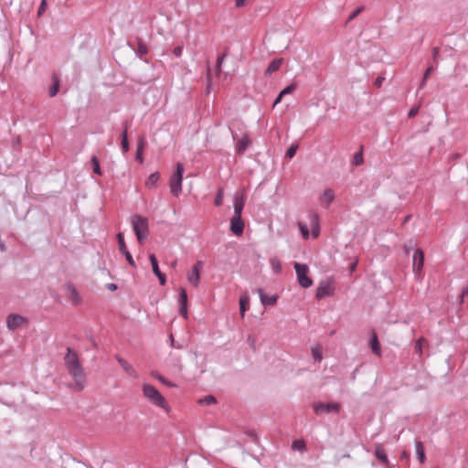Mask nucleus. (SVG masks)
<instances>
[{
	"mask_svg": "<svg viewBox=\"0 0 468 468\" xmlns=\"http://www.w3.org/2000/svg\"><path fill=\"white\" fill-rule=\"evenodd\" d=\"M117 239H118L119 250L122 253H124L125 250H127V248H126V244H125V241H124L123 234L122 233H119L117 235Z\"/></svg>",
	"mask_w": 468,
	"mask_h": 468,
	"instance_id": "33",
	"label": "nucleus"
},
{
	"mask_svg": "<svg viewBox=\"0 0 468 468\" xmlns=\"http://www.w3.org/2000/svg\"><path fill=\"white\" fill-rule=\"evenodd\" d=\"M369 344H370V347H371L372 352L375 355H377V356H381L380 344L378 342L377 334L374 331H372V333H371V337H370Z\"/></svg>",
	"mask_w": 468,
	"mask_h": 468,
	"instance_id": "16",
	"label": "nucleus"
},
{
	"mask_svg": "<svg viewBox=\"0 0 468 468\" xmlns=\"http://www.w3.org/2000/svg\"><path fill=\"white\" fill-rule=\"evenodd\" d=\"M356 265H357V261H356L353 263H351V265L349 267L351 272H353L356 270Z\"/></svg>",
	"mask_w": 468,
	"mask_h": 468,
	"instance_id": "60",
	"label": "nucleus"
},
{
	"mask_svg": "<svg viewBox=\"0 0 468 468\" xmlns=\"http://www.w3.org/2000/svg\"><path fill=\"white\" fill-rule=\"evenodd\" d=\"M251 144V141L247 134H244L238 142L236 145L237 153L242 154Z\"/></svg>",
	"mask_w": 468,
	"mask_h": 468,
	"instance_id": "15",
	"label": "nucleus"
},
{
	"mask_svg": "<svg viewBox=\"0 0 468 468\" xmlns=\"http://www.w3.org/2000/svg\"><path fill=\"white\" fill-rule=\"evenodd\" d=\"M154 377L156 379H158L160 382H162L163 384H165L168 387H174V385L170 381L166 380L163 376L157 374V375H154Z\"/></svg>",
	"mask_w": 468,
	"mask_h": 468,
	"instance_id": "47",
	"label": "nucleus"
},
{
	"mask_svg": "<svg viewBox=\"0 0 468 468\" xmlns=\"http://www.w3.org/2000/svg\"><path fill=\"white\" fill-rule=\"evenodd\" d=\"M222 199H223V191H222V189H219L215 197V206H217V207L221 206Z\"/></svg>",
	"mask_w": 468,
	"mask_h": 468,
	"instance_id": "43",
	"label": "nucleus"
},
{
	"mask_svg": "<svg viewBox=\"0 0 468 468\" xmlns=\"http://www.w3.org/2000/svg\"><path fill=\"white\" fill-rule=\"evenodd\" d=\"M0 250L2 251H4L5 250V245L4 244V242L0 239Z\"/></svg>",
	"mask_w": 468,
	"mask_h": 468,
	"instance_id": "64",
	"label": "nucleus"
},
{
	"mask_svg": "<svg viewBox=\"0 0 468 468\" xmlns=\"http://www.w3.org/2000/svg\"><path fill=\"white\" fill-rule=\"evenodd\" d=\"M179 314L185 318H187V305H179Z\"/></svg>",
	"mask_w": 468,
	"mask_h": 468,
	"instance_id": "49",
	"label": "nucleus"
},
{
	"mask_svg": "<svg viewBox=\"0 0 468 468\" xmlns=\"http://www.w3.org/2000/svg\"><path fill=\"white\" fill-rule=\"evenodd\" d=\"M133 229L140 244H143L149 234L148 219L143 216L135 215L132 218Z\"/></svg>",
	"mask_w": 468,
	"mask_h": 468,
	"instance_id": "3",
	"label": "nucleus"
},
{
	"mask_svg": "<svg viewBox=\"0 0 468 468\" xmlns=\"http://www.w3.org/2000/svg\"><path fill=\"white\" fill-rule=\"evenodd\" d=\"M363 10H364V6H359L355 11H353L351 13V15L349 16V17L347 18L346 23H349L350 21L355 19Z\"/></svg>",
	"mask_w": 468,
	"mask_h": 468,
	"instance_id": "40",
	"label": "nucleus"
},
{
	"mask_svg": "<svg viewBox=\"0 0 468 468\" xmlns=\"http://www.w3.org/2000/svg\"><path fill=\"white\" fill-rule=\"evenodd\" d=\"M282 58L273 59L269 64L268 68L266 69L265 74L266 75H271L273 72L277 71L280 69V67L282 66Z\"/></svg>",
	"mask_w": 468,
	"mask_h": 468,
	"instance_id": "17",
	"label": "nucleus"
},
{
	"mask_svg": "<svg viewBox=\"0 0 468 468\" xmlns=\"http://www.w3.org/2000/svg\"><path fill=\"white\" fill-rule=\"evenodd\" d=\"M207 80L208 84H211V72H210L209 68H207Z\"/></svg>",
	"mask_w": 468,
	"mask_h": 468,
	"instance_id": "58",
	"label": "nucleus"
},
{
	"mask_svg": "<svg viewBox=\"0 0 468 468\" xmlns=\"http://www.w3.org/2000/svg\"><path fill=\"white\" fill-rule=\"evenodd\" d=\"M385 79L383 77H378L374 82V85L379 88L382 85V82Z\"/></svg>",
	"mask_w": 468,
	"mask_h": 468,
	"instance_id": "53",
	"label": "nucleus"
},
{
	"mask_svg": "<svg viewBox=\"0 0 468 468\" xmlns=\"http://www.w3.org/2000/svg\"><path fill=\"white\" fill-rule=\"evenodd\" d=\"M335 198V194L332 189L328 188L324 191L321 196V201L327 207L329 206Z\"/></svg>",
	"mask_w": 468,
	"mask_h": 468,
	"instance_id": "19",
	"label": "nucleus"
},
{
	"mask_svg": "<svg viewBox=\"0 0 468 468\" xmlns=\"http://www.w3.org/2000/svg\"><path fill=\"white\" fill-rule=\"evenodd\" d=\"M225 58V54L219 55L217 58V66H216V71L217 74H219L221 72V66Z\"/></svg>",
	"mask_w": 468,
	"mask_h": 468,
	"instance_id": "41",
	"label": "nucleus"
},
{
	"mask_svg": "<svg viewBox=\"0 0 468 468\" xmlns=\"http://www.w3.org/2000/svg\"><path fill=\"white\" fill-rule=\"evenodd\" d=\"M182 52H183V48H182V47H180V46H177V47H176V48H174V54H175V56H176V57H177V58L181 57Z\"/></svg>",
	"mask_w": 468,
	"mask_h": 468,
	"instance_id": "51",
	"label": "nucleus"
},
{
	"mask_svg": "<svg viewBox=\"0 0 468 468\" xmlns=\"http://www.w3.org/2000/svg\"><path fill=\"white\" fill-rule=\"evenodd\" d=\"M116 358L118 363L121 365V367L123 368L127 375L134 378H138V374L132 365H130L126 360L120 356H116Z\"/></svg>",
	"mask_w": 468,
	"mask_h": 468,
	"instance_id": "14",
	"label": "nucleus"
},
{
	"mask_svg": "<svg viewBox=\"0 0 468 468\" xmlns=\"http://www.w3.org/2000/svg\"><path fill=\"white\" fill-rule=\"evenodd\" d=\"M418 111H419L418 107L410 109V111L409 112V117L410 118L414 117L418 113Z\"/></svg>",
	"mask_w": 468,
	"mask_h": 468,
	"instance_id": "55",
	"label": "nucleus"
},
{
	"mask_svg": "<svg viewBox=\"0 0 468 468\" xmlns=\"http://www.w3.org/2000/svg\"><path fill=\"white\" fill-rule=\"evenodd\" d=\"M179 305H187V294L185 288H181L178 298Z\"/></svg>",
	"mask_w": 468,
	"mask_h": 468,
	"instance_id": "32",
	"label": "nucleus"
},
{
	"mask_svg": "<svg viewBox=\"0 0 468 468\" xmlns=\"http://www.w3.org/2000/svg\"><path fill=\"white\" fill-rule=\"evenodd\" d=\"M424 342L423 338L418 339L415 345V352L420 356L422 354V343Z\"/></svg>",
	"mask_w": 468,
	"mask_h": 468,
	"instance_id": "44",
	"label": "nucleus"
},
{
	"mask_svg": "<svg viewBox=\"0 0 468 468\" xmlns=\"http://www.w3.org/2000/svg\"><path fill=\"white\" fill-rule=\"evenodd\" d=\"M294 269L299 284L303 288H309L313 284L312 279L308 276V266L306 264L295 262Z\"/></svg>",
	"mask_w": 468,
	"mask_h": 468,
	"instance_id": "5",
	"label": "nucleus"
},
{
	"mask_svg": "<svg viewBox=\"0 0 468 468\" xmlns=\"http://www.w3.org/2000/svg\"><path fill=\"white\" fill-rule=\"evenodd\" d=\"M299 227H300V230H301V233H302L303 237L304 239H307L309 237V229H308V228L305 225L302 224V223H299Z\"/></svg>",
	"mask_w": 468,
	"mask_h": 468,
	"instance_id": "46",
	"label": "nucleus"
},
{
	"mask_svg": "<svg viewBox=\"0 0 468 468\" xmlns=\"http://www.w3.org/2000/svg\"><path fill=\"white\" fill-rule=\"evenodd\" d=\"M375 454L380 462L385 464H388V455L382 446H377Z\"/></svg>",
	"mask_w": 468,
	"mask_h": 468,
	"instance_id": "21",
	"label": "nucleus"
},
{
	"mask_svg": "<svg viewBox=\"0 0 468 468\" xmlns=\"http://www.w3.org/2000/svg\"><path fill=\"white\" fill-rule=\"evenodd\" d=\"M203 268V261H197L196 264L192 267V270H197V271L200 272Z\"/></svg>",
	"mask_w": 468,
	"mask_h": 468,
	"instance_id": "50",
	"label": "nucleus"
},
{
	"mask_svg": "<svg viewBox=\"0 0 468 468\" xmlns=\"http://www.w3.org/2000/svg\"><path fill=\"white\" fill-rule=\"evenodd\" d=\"M149 260L151 261V265H152V269H153L154 274V275L161 274L162 272H161V271L159 269L158 261H157V259L154 256V254H150L149 255Z\"/></svg>",
	"mask_w": 468,
	"mask_h": 468,
	"instance_id": "26",
	"label": "nucleus"
},
{
	"mask_svg": "<svg viewBox=\"0 0 468 468\" xmlns=\"http://www.w3.org/2000/svg\"><path fill=\"white\" fill-rule=\"evenodd\" d=\"M230 230L236 235L240 236L244 231V222L241 217L233 216L230 219Z\"/></svg>",
	"mask_w": 468,
	"mask_h": 468,
	"instance_id": "9",
	"label": "nucleus"
},
{
	"mask_svg": "<svg viewBox=\"0 0 468 468\" xmlns=\"http://www.w3.org/2000/svg\"><path fill=\"white\" fill-rule=\"evenodd\" d=\"M434 70V68L433 66H430L427 68V69L425 70V73H424V76H423V79L421 80V84H420V87H423L425 85V82L429 77V75Z\"/></svg>",
	"mask_w": 468,
	"mask_h": 468,
	"instance_id": "42",
	"label": "nucleus"
},
{
	"mask_svg": "<svg viewBox=\"0 0 468 468\" xmlns=\"http://www.w3.org/2000/svg\"><path fill=\"white\" fill-rule=\"evenodd\" d=\"M292 449L294 451L304 452L306 450V445H305L304 441H303V440L294 441L292 444Z\"/></svg>",
	"mask_w": 468,
	"mask_h": 468,
	"instance_id": "29",
	"label": "nucleus"
},
{
	"mask_svg": "<svg viewBox=\"0 0 468 468\" xmlns=\"http://www.w3.org/2000/svg\"><path fill=\"white\" fill-rule=\"evenodd\" d=\"M160 179V175L158 172L151 174L146 179L145 185L147 187H154Z\"/></svg>",
	"mask_w": 468,
	"mask_h": 468,
	"instance_id": "24",
	"label": "nucleus"
},
{
	"mask_svg": "<svg viewBox=\"0 0 468 468\" xmlns=\"http://www.w3.org/2000/svg\"><path fill=\"white\" fill-rule=\"evenodd\" d=\"M198 402L203 405H214L216 404L217 399L213 395H207L203 399H200Z\"/></svg>",
	"mask_w": 468,
	"mask_h": 468,
	"instance_id": "31",
	"label": "nucleus"
},
{
	"mask_svg": "<svg viewBox=\"0 0 468 468\" xmlns=\"http://www.w3.org/2000/svg\"><path fill=\"white\" fill-rule=\"evenodd\" d=\"M282 101V98H280V94L277 96L276 100L274 101L273 107H275L278 103H280Z\"/></svg>",
	"mask_w": 468,
	"mask_h": 468,
	"instance_id": "62",
	"label": "nucleus"
},
{
	"mask_svg": "<svg viewBox=\"0 0 468 468\" xmlns=\"http://www.w3.org/2000/svg\"><path fill=\"white\" fill-rule=\"evenodd\" d=\"M312 233L314 238H317L319 235V226H318V216L314 214L312 216Z\"/></svg>",
	"mask_w": 468,
	"mask_h": 468,
	"instance_id": "27",
	"label": "nucleus"
},
{
	"mask_svg": "<svg viewBox=\"0 0 468 468\" xmlns=\"http://www.w3.org/2000/svg\"><path fill=\"white\" fill-rule=\"evenodd\" d=\"M248 304H249V299L247 297H241L239 299V310H240L242 316H244V314L248 308Z\"/></svg>",
	"mask_w": 468,
	"mask_h": 468,
	"instance_id": "35",
	"label": "nucleus"
},
{
	"mask_svg": "<svg viewBox=\"0 0 468 468\" xmlns=\"http://www.w3.org/2000/svg\"><path fill=\"white\" fill-rule=\"evenodd\" d=\"M316 414L339 412L340 405L338 403H318L314 408Z\"/></svg>",
	"mask_w": 468,
	"mask_h": 468,
	"instance_id": "6",
	"label": "nucleus"
},
{
	"mask_svg": "<svg viewBox=\"0 0 468 468\" xmlns=\"http://www.w3.org/2000/svg\"><path fill=\"white\" fill-rule=\"evenodd\" d=\"M108 288H109L110 290H112V291H114V290H116V289H117V285H116V284H114V283H110V284H108Z\"/></svg>",
	"mask_w": 468,
	"mask_h": 468,
	"instance_id": "61",
	"label": "nucleus"
},
{
	"mask_svg": "<svg viewBox=\"0 0 468 468\" xmlns=\"http://www.w3.org/2000/svg\"><path fill=\"white\" fill-rule=\"evenodd\" d=\"M295 89H296V84L292 83V84L288 85L286 88H284L280 92V98H282L283 96L292 93Z\"/></svg>",
	"mask_w": 468,
	"mask_h": 468,
	"instance_id": "37",
	"label": "nucleus"
},
{
	"mask_svg": "<svg viewBox=\"0 0 468 468\" xmlns=\"http://www.w3.org/2000/svg\"><path fill=\"white\" fill-rule=\"evenodd\" d=\"M424 265V254L420 249H417L413 254V271L420 272Z\"/></svg>",
	"mask_w": 468,
	"mask_h": 468,
	"instance_id": "11",
	"label": "nucleus"
},
{
	"mask_svg": "<svg viewBox=\"0 0 468 468\" xmlns=\"http://www.w3.org/2000/svg\"><path fill=\"white\" fill-rule=\"evenodd\" d=\"M137 52L141 55V56H144V55H146L148 53V48L145 44H144L143 42L139 41L138 42V48H137Z\"/></svg>",
	"mask_w": 468,
	"mask_h": 468,
	"instance_id": "39",
	"label": "nucleus"
},
{
	"mask_svg": "<svg viewBox=\"0 0 468 468\" xmlns=\"http://www.w3.org/2000/svg\"><path fill=\"white\" fill-rule=\"evenodd\" d=\"M312 355L315 361H321L323 358L322 348L320 346H314L312 348Z\"/></svg>",
	"mask_w": 468,
	"mask_h": 468,
	"instance_id": "34",
	"label": "nucleus"
},
{
	"mask_svg": "<svg viewBox=\"0 0 468 468\" xmlns=\"http://www.w3.org/2000/svg\"><path fill=\"white\" fill-rule=\"evenodd\" d=\"M364 162L363 158V146L360 147V150L355 154L354 159H353V165H360Z\"/></svg>",
	"mask_w": 468,
	"mask_h": 468,
	"instance_id": "30",
	"label": "nucleus"
},
{
	"mask_svg": "<svg viewBox=\"0 0 468 468\" xmlns=\"http://www.w3.org/2000/svg\"><path fill=\"white\" fill-rule=\"evenodd\" d=\"M122 152L125 154L129 151V142H128V128L127 125H125L122 133Z\"/></svg>",
	"mask_w": 468,
	"mask_h": 468,
	"instance_id": "23",
	"label": "nucleus"
},
{
	"mask_svg": "<svg viewBox=\"0 0 468 468\" xmlns=\"http://www.w3.org/2000/svg\"><path fill=\"white\" fill-rule=\"evenodd\" d=\"M297 149H298V145L297 144H292L287 149V151L285 153V156L288 157V158H292L295 155Z\"/></svg>",
	"mask_w": 468,
	"mask_h": 468,
	"instance_id": "38",
	"label": "nucleus"
},
{
	"mask_svg": "<svg viewBox=\"0 0 468 468\" xmlns=\"http://www.w3.org/2000/svg\"><path fill=\"white\" fill-rule=\"evenodd\" d=\"M334 289L329 282H320L317 291H316V298L318 300L324 299L327 296L333 294Z\"/></svg>",
	"mask_w": 468,
	"mask_h": 468,
	"instance_id": "8",
	"label": "nucleus"
},
{
	"mask_svg": "<svg viewBox=\"0 0 468 468\" xmlns=\"http://www.w3.org/2000/svg\"><path fill=\"white\" fill-rule=\"evenodd\" d=\"M122 254L125 256V259L127 260L129 264L132 265L133 267H135V262L133 259L132 254L128 250H125V252Z\"/></svg>",
	"mask_w": 468,
	"mask_h": 468,
	"instance_id": "48",
	"label": "nucleus"
},
{
	"mask_svg": "<svg viewBox=\"0 0 468 468\" xmlns=\"http://www.w3.org/2000/svg\"><path fill=\"white\" fill-rule=\"evenodd\" d=\"M169 338H170L171 346H172L173 347H175V340H174V336H173V335H172V334L170 335Z\"/></svg>",
	"mask_w": 468,
	"mask_h": 468,
	"instance_id": "63",
	"label": "nucleus"
},
{
	"mask_svg": "<svg viewBox=\"0 0 468 468\" xmlns=\"http://www.w3.org/2000/svg\"><path fill=\"white\" fill-rule=\"evenodd\" d=\"M26 323V318L19 314H9L6 318V325L10 330H16Z\"/></svg>",
	"mask_w": 468,
	"mask_h": 468,
	"instance_id": "7",
	"label": "nucleus"
},
{
	"mask_svg": "<svg viewBox=\"0 0 468 468\" xmlns=\"http://www.w3.org/2000/svg\"><path fill=\"white\" fill-rule=\"evenodd\" d=\"M415 451L418 460L420 461V463H423L425 461V452L423 443L420 441H415Z\"/></svg>",
	"mask_w": 468,
	"mask_h": 468,
	"instance_id": "20",
	"label": "nucleus"
},
{
	"mask_svg": "<svg viewBox=\"0 0 468 468\" xmlns=\"http://www.w3.org/2000/svg\"><path fill=\"white\" fill-rule=\"evenodd\" d=\"M248 343L252 348H255V338L252 336L248 337Z\"/></svg>",
	"mask_w": 468,
	"mask_h": 468,
	"instance_id": "56",
	"label": "nucleus"
},
{
	"mask_svg": "<svg viewBox=\"0 0 468 468\" xmlns=\"http://www.w3.org/2000/svg\"><path fill=\"white\" fill-rule=\"evenodd\" d=\"M46 7H47V0H41V3L38 6V10H37V16H41L44 12L46 11Z\"/></svg>",
	"mask_w": 468,
	"mask_h": 468,
	"instance_id": "45",
	"label": "nucleus"
},
{
	"mask_svg": "<svg viewBox=\"0 0 468 468\" xmlns=\"http://www.w3.org/2000/svg\"><path fill=\"white\" fill-rule=\"evenodd\" d=\"M58 90H59V80L56 76H53V84L48 90L49 96L55 97L58 94Z\"/></svg>",
	"mask_w": 468,
	"mask_h": 468,
	"instance_id": "25",
	"label": "nucleus"
},
{
	"mask_svg": "<svg viewBox=\"0 0 468 468\" xmlns=\"http://www.w3.org/2000/svg\"><path fill=\"white\" fill-rule=\"evenodd\" d=\"M184 175V165L182 163H177L176 171L170 177L169 186L171 194L174 197H178L182 191V181Z\"/></svg>",
	"mask_w": 468,
	"mask_h": 468,
	"instance_id": "4",
	"label": "nucleus"
},
{
	"mask_svg": "<svg viewBox=\"0 0 468 468\" xmlns=\"http://www.w3.org/2000/svg\"><path fill=\"white\" fill-rule=\"evenodd\" d=\"M65 289L69 294V299L72 301V303L74 304H78L80 303L81 298H80L77 289L75 288V286L72 283L69 282V283L66 284Z\"/></svg>",
	"mask_w": 468,
	"mask_h": 468,
	"instance_id": "13",
	"label": "nucleus"
},
{
	"mask_svg": "<svg viewBox=\"0 0 468 468\" xmlns=\"http://www.w3.org/2000/svg\"><path fill=\"white\" fill-rule=\"evenodd\" d=\"M144 399L152 405L164 410L165 412L170 411V406L164 396L151 384L144 383L142 387Z\"/></svg>",
	"mask_w": 468,
	"mask_h": 468,
	"instance_id": "2",
	"label": "nucleus"
},
{
	"mask_svg": "<svg viewBox=\"0 0 468 468\" xmlns=\"http://www.w3.org/2000/svg\"><path fill=\"white\" fill-rule=\"evenodd\" d=\"M64 363L69 376L74 380V389L81 391L85 388L86 375L80 362L78 354L70 347L67 348V354L64 356Z\"/></svg>",
	"mask_w": 468,
	"mask_h": 468,
	"instance_id": "1",
	"label": "nucleus"
},
{
	"mask_svg": "<svg viewBox=\"0 0 468 468\" xmlns=\"http://www.w3.org/2000/svg\"><path fill=\"white\" fill-rule=\"evenodd\" d=\"M158 280H159V282L161 285H164L166 282V278H165V275L164 273H161V274H158V275H155Z\"/></svg>",
	"mask_w": 468,
	"mask_h": 468,
	"instance_id": "52",
	"label": "nucleus"
},
{
	"mask_svg": "<svg viewBox=\"0 0 468 468\" xmlns=\"http://www.w3.org/2000/svg\"><path fill=\"white\" fill-rule=\"evenodd\" d=\"M91 163H92V169H93V172L99 176H101V167H100V163H99V160L96 156H92L91 158Z\"/></svg>",
	"mask_w": 468,
	"mask_h": 468,
	"instance_id": "36",
	"label": "nucleus"
},
{
	"mask_svg": "<svg viewBox=\"0 0 468 468\" xmlns=\"http://www.w3.org/2000/svg\"><path fill=\"white\" fill-rule=\"evenodd\" d=\"M246 203V197L243 193L237 194L234 197V215L241 217L244 206Z\"/></svg>",
	"mask_w": 468,
	"mask_h": 468,
	"instance_id": "10",
	"label": "nucleus"
},
{
	"mask_svg": "<svg viewBox=\"0 0 468 468\" xmlns=\"http://www.w3.org/2000/svg\"><path fill=\"white\" fill-rule=\"evenodd\" d=\"M144 147V138H141L138 142L137 150H136V154H135V160L138 161L140 164H142L144 162V157H143Z\"/></svg>",
	"mask_w": 468,
	"mask_h": 468,
	"instance_id": "22",
	"label": "nucleus"
},
{
	"mask_svg": "<svg viewBox=\"0 0 468 468\" xmlns=\"http://www.w3.org/2000/svg\"><path fill=\"white\" fill-rule=\"evenodd\" d=\"M270 264H271V267L272 271L276 274H279V273L282 272V264H281L280 261L277 258H271L270 260Z\"/></svg>",
	"mask_w": 468,
	"mask_h": 468,
	"instance_id": "28",
	"label": "nucleus"
},
{
	"mask_svg": "<svg viewBox=\"0 0 468 468\" xmlns=\"http://www.w3.org/2000/svg\"><path fill=\"white\" fill-rule=\"evenodd\" d=\"M439 53H440V48L438 47H435L432 48V57L435 61L437 59V56L439 55Z\"/></svg>",
	"mask_w": 468,
	"mask_h": 468,
	"instance_id": "54",
	"label": "nucleus"
},
{
	"mask_svg": "<svg viewBox=\"0 0 468 468\" xmlns=\"http://www.w3.org/2000/svg\"><path fill=\"white\" fill-rule=\"evenodd\" d=\"M187 281L193 286L197 287L200 282V272L197 271V270H191L187 274Z\"/></svg>",
	"mask_w": 468,
	"mask_h": 468,
	"instance_id": "18",
	"label": "nucleus"
},
{
	"mask_svg": "<svg viewBox=\"0 0 468 468\" xmlns=\"http://www.w3.org/2000/svg\"><path fill=\"white\" fill-rule=\"evenodd\" d=\"M257 292L259 294L261 303L264 306H271V305H274L276 303L277 299H278V297L276 295H268V294H266V292H264V290L262 288H259L257 290Z\"/></svg>",
	"mask_w": 468,
	"mask_h": 468,
	"instance_id": "12",
	"label": "nucleus"
},
{
	"mask_svg": "<svg viewBox=\"0 0 468 468\" xmlns=\"http://www.w3.org/2000/svg\"><path fill=\"white\" fill-rule=\"evenodd\" d=\"M467 294H468V286L463 287V288L462 289L461 296H462V298H463V297H464L465 295H467Z\"/></svg>",
	"mask_w": 468,
	"mask_h": 468,
	"instance_id": "59",
	"label": "nucleus"
},
{
	"mask_svg": "<svg viewBox=\"0 0 468 468\" xmlns=\"http://www.w3.org/2000/svg\"><path fill=\"white\" fill-rule=\"evenodd\" d=\"M245 1H246V0H236L235 5H236V6H237V7H241V6H243V5H244Z\"/></svg>",
	"mask_w": 468,
	"mask_h": 468,
	"instance_id": "57",
	"label": "nucleus"
}]
</instances>
